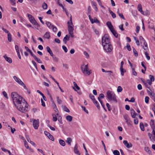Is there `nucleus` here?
Segmentation results:
<instances>
[{
    "mask_svg": "<svg viewBox=\"0 0 155 155\" xmlns=\"http://www.w3.org/2000/svg\"><path fill=\"white\" fill-rule=\"evenodd\" d=\"M123 117H124V119L126 120V121L130 120L129 119V117L128 116V115L127 114H124V115Z\"/></svg>",
    "mask_w": 155,
    "mask_h": 155,
    "instance_id": "473e14b6",
    "label": "nucleus"
},
{
    "mask_svg": "<svg viewBox=\"0 0 155 155\" xmlns=\"http://www.w3.org/2000/svg\"><path fill=\"white\" fill-rule=\"evenodd\" d=\"M32 63L33 64V65L35 67L36 69H37V67L36 63L33 60H32L31 61Z\"/></svg>",
    "mask_w": 155,
    "mask_h": 155,
    "instance_id": "bf43d9fd",
    "label": "nucleus"
},
{
    "mask_svg": "<svg viewBox=\"0 0 155 155\" xmlns=\"http://www.w3.org/2000/svg\"><path fill=\"white\" fill-rule=\"evenodd\" d=\"M53 120L54 121H56L57 120V118L55 115L53 114Z\"/></svg>",
    "mask_w": 155,
    "mask_h": 155,
    "instance_id": "603ef678",
    "label": "nucleus"
},
{
    "mask_svg": "<svg viewBox=\"0 0 155 155\" xmlns=\"http://www.w3.org/2000/svg\"><path fill=\"white\" fill-rule=\"evenodd\" d=\"M149 78H150V80L151 81H154V78L152 75H149Z\"/></svg>",
    "mask_w": 155,
    "mask_h": 155,
    "instance_id": "3c124183",
    "label": "nucleus"
},
{
    "mask_svg": "<svg viewBox=\"0 0 155 155\" xmlns=\"http://www.w3.org/2000/svg\"><path fill=\"white\" fill-rule=\"evenodd\" d=\"M8 38L9 41L11 42L12 41V36L10 33L8 34Z\"/></svg>",
    "mask_w": 155,
    "mask_h": 155,
    "instance_id": "e433bc0d",
    "label": "nucleus"
},
{
    "mask_svg": "<svg viewBox=\"0 0 155 155\" xmlns=\"http://www.w3.org/2000/svg\"><path fill=\"white\" fill-rule=\"evenodd\" d=\"M106 97L110 101H113L117 103L116 95L114 92L110 90L108 91L106 93Z\"/></svg>",
    "mask_w": 155,
    "mask_h": 155,
    "instance_id": "f03ea898",
    "label": "nucleus"
},
{
    "mask_svg": "<svg viewBox=\"0 0 155 155\" xmlns=\"http://www.w3.org/2000/svg\"><path fill=\"white\" fill-rule=\"evenodd\" d=\"M33 126L35 129H38L39 126V119H34L33 122Z\"/></svg>",
    "mask_w": 155,
    "mask_h": 155,
    "instance_id": "9d476101",
    "label": "nucleus"
},
{
    "mask_svg": "<svg viewBox=\"0 0 155 155\" xmlns=\"http://www.w3.org/2000/svg\"><path fill=\"white\" fill-rule=\"evenodd\" d=\"M140 27L139 26H137L136 27V31L137 33H138L139 32V31L140 30Z\"/></svg>",
    "mask_w": 155,
    "mask_h": 155,
    "instance_id": "774afa93",
    "label": "nucleus"
},
{
    "mask_svg": "<svg viewBox=\"0 0 155 155\" xmlns=\"http://www.w3.org/2000/svg\"><path fill=\"white\" fill-rule=\"evenodd\" d=\"M104 97V94H101L99 95V97H98V99L100 102H102V101L101 100V98H103Z\"/></svg>",
    "mask_w": 155,
    "mask_h": 155,
    "instance_id": "5701e85b",
    "label": "nucleus"
},
{
    "mask_svg": "<svg viewBox=\"0 0 155 155\" xmlns=\"http://www.w3.org/2000/svg\"><path fill=\"white\" fill-rule=\"evenodd\" d=\"M28 17L31 22L35 25L38 26V23L34 19V17L32 16L31 15L29 14H28Z\"/></svg>",
    "mask_w": 155,
    "mask_h": 155,
    "instance_id": "1a4fd4ad",
    "label": "nucleus"
},
{
    "mask_svg": "<svg viewBox=\"0 0 155 155\" xmlns=\"http://www.w3.org/2000/svg\"><path fill=\"white\" fill-rule=\"evenodd\" d=\"M66 119L69 122L72 121V117L70 115L67 116L66 117Z\"/></svg>",
    "mask_w": 155,
    "mask_h": 155,
    "instance_id": "393cba45",
    "label": "nucleus"
},
{
    "mask_svg": "<svg viewBox=\"0 0 155 155\" xmlns=\"http://www.w3.org/2000/svg\"><path fill=\"white\" fill-rule=\"evenodd\" d=\"M109 12L112 15V16L113 18H116V14L114 13L112 11L110 10H109Z\"/></svg>",
    "mask_w": 155,
    "mask_h": 155,
    "instance_id": "2f4dec72",
    "label": "nucleus"
},
{
    "mask_svg": "<svg viewBox=\"0 0 155 155\" xmlns=\"http://www.w3.org/2000/svg\"><path fill=\"white\" fill-rule=\"evenodd\" d=\"M42 8L44 9H46L48 8L47 4L45 2H44L42 4Z\"/></svg>",
    "mask_w": 155,
    "mask_h": 155,
    "instance_id": "ea45409f",
    "label": "nucleus"
},
{
    "mask_svg": "<svg viewBox=\"0 0 155 155\" xmlns=\"http://www.w3.org/2000/svg\"><path fill=\"white\" fill-rule=\"evenodd\" d=\"M74 85L76 87V88L78 90L80 89V87L78 86L77 84V83L75 82H73Z\"/></svg>",
    "mask_w": 155,
    "mask_h": 155,
    "instance_id": "37998d69",
    "label": "nucleus"
},
{
    "mask_svg": "<svg viewBox=\"0 0 155 155\" xmlns=\"http://www.w3.org/2000/svg\"><path fill=\"white\" fill-rule=\"evenodd\" d=\"M62 48L65 53H66L68 52V49L65 46H62Z\"/></svg>",
    "mask_w": 155,
    "mask_h": 155,
    "instance_id": "5fc2aeb1",
    "label": "nucleus"
},
{
    "mask_svg": "<svg viewBox=\"0 0 155 155\" xmlns=\"http://www.w3.org/2000/svg\"><path fill=\"white\" fill-rule=\"evenodd\" d=\"M57 3L58 5L61 7L62 9H64V8L63 6L61 0H57Z\"/></svg>",
    "mask_w": 155,
    "mask_h": 155,
    "instance_id": "412c9836",
    "label": "nucleus"
},
{
    "mask_svg": "<svg viewBox=\"0 0 155 155\" xmlns=\"http://www.w3.org/2000/svg\"><path fill=\"white\" fill-rule=\"evenodd\" d=\"M134 40L135 41L137 45L138 46H139L140 45V43H139V41L137 39V38L135 37H134Z\"/></svg>",
    "mask_w": 155,
    "mask_h": 155,
    "instance_id": "f704fd0d",
    "label": "nucleus"
},
{
    "mask_svg": "<svg viewBox=\"0 0 155 155\" xmlns=\"http://www.w3.org/2000/svg\"><path fill=\"white\" fill-rule=\"evenodd\" d=\"M110 31L113 34V35H114V36L115 37H116V38L117 37L118 34L114 29H113L112 30H111Z\"/></svg>",
    "mask_w": 155,
    "mask_h": 155,
    "instance_id": "a878e982",
    "label": "nucleus"
},
{
    "mask_svg": "<svg viewBox=\"0 0 155 155\" xmlns=\"http://www.w3.org/2000/svg\"><path fill=\"white\" fill-rule=\"evenodd\" d=\"M123 143L124 144L125 146L128 148H130L132 147V144L130 143H128L127 142V140H124L123 141Z\"/></svg>",
    "mask_w": 155,
    "mask_h": 155,
    "instance_id": "9b49d317",
    "label": "nucleus"
},
{
    "mask_svg": "<svg viewBox=\"0 0 155 155\" xmlns=\"http://www.w3.org/2000/svg\"><path fill=\"white\" fill-rule=\"evenodd\" d=\"M102 45L104 49L107 52L110 53L111 52L113 49V47L110 43Z\"/></svg>",
    "mask_w": 155,
    "mask_h": 155,
    "instance_id": "0eeeda50",
    "label": "nucleus"
},
{
    "mask_svg": "<svg viewBox=\"0 0 155 155\" xmlns=\"http://www.w3.org/2000/svg\"><path fill=\"white\" fill-rule=\"evenodd\" d=\"M122 91V88L120 86H119L117 89V91L118 92H120Z\"/></svg>",
    "mask_w": 155,
    "mask_h": 155,
    "instance_id": "8fccbe9b",
    "label": "nucleus"
},
{
    "mask_svg": "<svg viewBox=\"0 0 155 155\" xmlns=\"http://www.w3.org/2000/svg\"><path fill=\"white\" fill-rule=\"evenodd\" d=\"M145 150L150 154L151 153V151L150 150V148L148 147H145Z\"/></svg>",
    "mask_w": 155,
    "mask_h": 155,
    "instance_id": "7c9ffc66",
    "label": "nucleus"
},
{
    "mask_svg": "<svg viewBox=\"0 0 155 155\" xmlns=\"http://www.w3.org/2000/svg\"><path fill=\"white\" fill-rule=\"evenodd\" d=\"M48 138L51 140L52 141H54V137H53V136H52L50 134L48 136Z\"/></svg>",
    "mask_w": 155,
    "mask_h": 155,
    "instance_id": "49530a36",
    "label": "nucleus"
},
{
    "mask_svg": "<svg viewBox=\"0 0 155 155\" xmlns=\"http://www.w3.org/2000/svg\"><path fill=\"white\" fill-rule=\"evenodd\" d=\"M132 71L133 74L135 76H137V74L136 72L135 71L134 68H132Z\"/></svg>",
    "mask_w": 155,
    "mask_h": 155,
    "instance_id": "680f3d73",
    "label": "nucleus"
},
{
    "mask_svg": "<svg viewBox=\"0 0 155 155\" xmlns=\"http://www.w3.org/2000/svg\"><path fill=\"white\" fill-rule=\"evenodd\" d=\"M63 110L64 111H66L67 112H70V110H69V109L66 106L64 107Z\"/></svg>",
    "mask_w": 155,
    "mask_h": 155,
    "instance_id": "864d4df0",
    "label": "nucleus"
},
{
    "mask_svg": "<svg viewBox=\"0 0 155 155\" xmlns=\"http://www.w3.org/2000/svg\"><path fill=\"white\" fill-rule=\"evenodd\" d=\"M94 104L96 106L98 109H100V107L99 103L95 100L93 102Z\"/></svg>",
    "mask_w": 155,
    "mask_h": 155,
    "instance_id": "4be33fe9",
    "label": "nucleus"
},
{
    "mask_svg": "<svg viewBox=\"0 0 155 155\" xmlns=\"http://www.w3.org/2000/svg\"><path fill=\"white\" fill-rule=\"evenodd\" d=\"M35 60L39 63H42V62L40 59L38 58L36 56L34 58Z\"/></svg>",
    "mask_w": 155,
    "mask_h": 155,
    "instance_id": "4c0bfd02",
    "label": "nucleus"
},
{
    "mask_svg": "<svg viewBox=\"0 0 155 155\" xmlns=\"http://www.w3.org/2000/svg\"><path fill=\"white\" fill-rule=\"evenodd\" d=\"M139 40L140 41V43L141 44H143V45L144 46V47L142 45V46L143 47V48L145 50H147V44L146 43L145 40L143 38L140 36L139 37Z\"/></svg>",
    "mask_w": 155,
    "mask_h": 155,
    "instance_id": "6e6552de",
    "label": "nucleus"
},
{
    "mask_svg": "<svg viewBox=\"0 0 155 155\" xmlns=\"http://www.w3.org/2000/svg\"><path fill=\"white\" fill-rule=\"evenodd\" d=\"M138 89L139 90H141L142 89V86L141 84H139L137 86Z\"/></svg>",
    "mask_w": 155,
    "mask_h": 155,
    "instance_id": "338daca9",
    "label": "nucleus"
},
{
    "mask_svg": "<svg viewBox=\"0 0 155 155\" xmlns=\"http://www.w3.org/2000/svg\"><path fill=\"white\" fill-rule=\"evenodd\" d=\"M90 21L92 24H93L94 23H100L99 21L96 18L94 19H90Z\"/></svg>",
    "mask_w": 155,
    "mask_h": 155,
    "instance_id": "f3484780",
    "label": "nucleus"
},
{
    "mask_svg": "<svg viewBox=\"0 0 155 155\" xmlns=\"http://www.w3.org/2000/svg\"><path fill=\"white\" fill-rule=\"evenodd\" d=\"M89 97L92 100L93 102L95 100L94 96L91 94L89 95Z\"/></svg>",
    "mask_w": 155,
    "mask_h": 155,
    "instance_id": "79ce46f5",
    "label": "nucleus"
},
{
    "mask_svg": "<svg viewBox=\"0 0 155 155\" xmlns=\"http://www.w3.org/2000/svg\"><path fill=\"white\" fill-rule=\"evenodd\" d=\"M46 49L48 52L50 54L51 56H53V53L52 51L51 50L50 48L49 47L47 46L46 47Z\"/></svg>",
    "mask_w": 155,
    "mask_h": 155,
    "instance_id": "6ab92c4d",
    "label": "nucleus"
},
{
    "mask_svg": "<svg viewBox=\"0 0 155 155\" xmlns=\"http://www.w3.org/2000/svg\"><path fill=\"white\" fill-rule=\"evenodd\" d=\"M106 25L110 31H111V30H112L114 29V28H113V26L112 25L111 23L109 21L107 22L106 23Z\"/></svg>",
    "mask_w": 155,
    "mask_h": 155,
    "instance_id": "4468645a",
    "label": "nucleus"
},
{
    "mask_svg": "<svg viewBox=\"0 0 155 155\" xmlns=\"http://www.w3.org/2000/svg\"><path fill=\"white\" fill-rule=\"evenodd\" d=\"M133 52L134 55L136 56H138V54L137 51L133 47Z\"/></svg>",
    "mask_w": 155,
    "mask_h": 155,
    "instance_id": "a19ab883",
    "label": "nucleus"
},
{
    "mask_svg": "<svg viewBox=\"0 0 155 155\" xmlns=\"http://www.w3.org/2000/svg\"><path fill=\"white\" fill-rule=\"evenodd\" d=\"M78 146L77 144H76L74 148V153L79 155H80V153L79 152V151L78 150Z\"/></svg>",
    "mask_w": 155,
    "mask_h": 155,
    "instance_id": "a211bd4d",
    "label": "nucleus"
},
{
    "mask_svg": "<svg viewBox=\"0 0 155 155\" xmlns=\"http://www.w3.org/2000/svg\"><path fill=\"white\" fill-rule=\"evenodd\" d=\"M145 54L146 55V58L148 60H149L150 59V57L149 56V54L147 51L145 52Z\"/></svg>",
    "mask_w": 155,
    "mask_h": 155,
    "instance_id": "c03bdc74",
    "label": "nucleus"
},
{
    "mask_svg": "<svg viewBox=\"0 0 155 155\" xmlns=\"http://www.w3.org/2000/svg\"><path fill=\"white\" fill-rule=\"evenodd\" d=\"M46 24L47 26L50 29L53 26V25H52L51 23L49 22H46Z\"/></svg>",
    "mask_w": 155,
    "mask_h": 155,
    "instance_id": "c85d7f7f",
    "label": "nucleus"
},
{
    "mask_svg": "<svg viewBox=\"0 0 155 155\" xmlns=\"http://www.w3.org/2000/svg\"><path fill=\"white\" fill-rule=\"evenodd\" d=\"M71 138L68 137L67 139V140L66 142L70 145H71Z\"/></svg>",
    "mask_w": 155,
    "mask_h": 155,
    "instance_id": "c756f323",
    "label": "nucleus"
},
{
    "mask_svg": "<svg viewBox=\"0 0 155 155\" xmlns=\"http://www.w3.org/2000/svg\"><path fill=\"white\" fill-rule=\"evenodd\" d=\"M81 69L83 73L85 75H90L91 73V70L88 68V64L83 65L81 67Z\"/></svg>",
    "mask_w": 155,
    "mask_h": 155,
    "instance_id": "7ed1b4c3",
    "label": "nucleus"
},
{
    "mask_svg": "<svg viewBox=\"0 0 155 155\" xmlns=\"http://www.w3.org/2000/svg\"><path fill=\"white\" fill-rule=\"evenodd\" d=\"M70 36L69 35H66L65 36L64 38L63 39V41L65 44H66L67 41L69 40V38Z\"/></svg>",
    "mask_w": 155,
    "mask_h": 155,
    "instance_id": "2eb2a0df",
    "label": "nucleus"
},
{
    "mask_svg": "<svg viewBox=\"0 0 155 155\" xmlns=\"http://www.w3.org/2000/svg\"><path fill=\"white\" fill-rule=\"evenodd\" d=\"M130 111L132 117L133 118H135L136 115L135 111L132 108L130 109Z\"/></svg>",
    "mask_w": 155,
    "mask_h": 155,
    "instance_id": "dca6fc26",
    "label": "nucleus"
},
{
    "mask_svg": "<svg viewBox=\"0 0 155 155\" xmlns=\"http://www.w3.org/2000/svg\"><path fill=\"white\" fill-rule=\"evenodd\" d=\"M148 135L149 136L151 140H153L155 141V138H154V136L151 134L150 133L148 134Z\"/></svg>",
    "mask_w": 155,
    "mask_h": 155,
    "instance_id": "cd10ccee",
    "label": "nucleus"
},
{
    "mask_svg": "<svg viewBox=\"0 0 155 155\" xmlns=\"http://www.w3.org/2000/svg\"><path fill=\"white\" fill-rule=\"evenodd\" d=\"M149 99V98L148 96H146L145 97V102L147 104L148 103Z\"/></svg>",
    "mask_w": 155,
    "mask_h": 155,
    "instance_id": "6e6d98bb",
    "label": "nucleus"
},
{
    "mask_svg": "<svg viewBox=\"0 0 155 155\" xmlns=\"http://www.w3.org/2000/svg\"><path fill=\"white\" fill-rule=\"evenodd\" d=\"M3 57L5 60L9 63H11L12 62V59L8 57L6 54H5Z\"/></svg>",
    "mask_w": 155,
    "mask_h": 155,
    "instance_id": "f8f14e48",
    "label": "nucleus"
},
{
    "mask_svg": "<svg viewBox=\"0 0 155 155\" xmlns=\"http://www.w3.org/2000/svg\"><path fill=\"white\" fill-rule=\"evenodd\" d=\"M56 100L57 102L59 104H61L62 101L61 99H59V97L58 96H57L56 97Z\"/></svg>",
    "mask_w": 155,
    "mask_h": 155,
    "instance_id": "c9c22d12",
    "label": "nucleus"
},
{
    "mask_svg": "<svg viewBox=\"0 0 155 155\" xmlns=\"http://www.w3.org/2000/svg\"><path fill=\"white\" fill-rule=\"evenodd\" d=\"M51 56L52 57L54 61H56V62H58V59L57 57H56L55 56H54L53 54V56Z\"/></svg>",
    "mask_w": 155,
    "mask_h": 155,
    "instance_id": "a18cd8bd",
    "label": "nucleus"
},
{
    "mask_svg": "<svg viewBox=\"0 0 155 155\" xmlns=\"http://www.w3.org/2000/svg\"><path fill=\"white\" fill-rule=\"evenodd\" d=\"M70 21L68 22V30L69 32L70 31H73L74 28L73 25V23L72 22V17L71 15L70 17Z\"/></svg>",
    "mask_w": 155,
    "mask_h": 155,
    "instance_id": "423d86ee",
    "label": "nucleus"
},
{
    "mask_svg": "<svg viewBox=\"0 0 155 155\" xmlns=\"http://www.w3.org/2000/svg\"><path fill=\"white\" fill-rule=\"evenodd\" d=\"M120 71L121 74L123 76L124 75V69L123 68H120Z\"/></svg>",
    "mask_w": 155,
    "mask_h": 155,
    "instance_id": "0e129e2a",
    "label": "nucleus"
},
{
    "mask_svg": "<svg viewBox=\"0 0 155 155\" xmlns=\"http://www.w3.org/2000/svg\"><path fill=\"white\" fill-rule=\"evenodd\" d=\"M3 96L7 99L8 98V97L7 96V94L5 91H3L2 92Z\"/></svg>",
    "mask_w": 155,
    "mask_h": 155,
    "instance_id": "4d7b16f0",
    "label": "nucleus"
},
{
    "mask_svg": "<svg viewBox=\"0 0 155 155\" xmlns=\"http://www.w3.org/2000/svg\"><path fill=\"white\" fill-rule=\"evenodd\" d=\"M13 78L15 81L17 82L19 85L23 87L25 89L27 90H28V88L26 87L25 84L19 78L17 77L16 76H13Z\"/></svg>",
    "mask_w": 155,
    "mask_h": 155,
    "instance_id": "39448f33",
    "label": "nucleus"
},
{
    "mask_svg": "<svg viewBox=\"0 0 155 155\" xmlns=\"http://www.w3.org/2000/svg\"><path fill=\"white\" fill-rule=\"evenodd\" d=\"M58 121L60 122V124H62V118L61 116H58Z\"/></svg>",
    "mask_w": 155,
    "mask_h": 155,
    "instance_id": "e2e57ef3",
    "label": "nucleus"
},
{
    "mask_svg": "<svg viewBox=\"0 0 155 155\" xmlns=\"http://www.w3.org/2000/svg\"><path fill=\"white\" fill-rule=\"evenodd\" d=\"M24 145L25 147H26L27 149H28L29 148V146L28 145V143H27L26 140H25L24 143Z\"/></svg>",
    "mask_w": 155,
    "mask_h": 155,
    "instance_id": "69168bd1",
    "label": "nucleus"
},
{
    "mask_svg": "<svg viewBox=\"0 0 155 155\" xmlns=\"http://www.w3.org/2000/svg\"><path fill=\"white\" fill-rule=\"evenodd\" d=\"M59 143L62 146H64L65 145V141L62 139H60L59 140Z\"/></svg>",
    "mask_w": 155,
    "mask_h": 155,
    "instance_id": "b1692460",
    "label": "nucleus"
},
{
    "mask_svg": "<svg viewBox=\"0 0 155 155\" xmlns=\"http://www.w3.org/2000/svg\"><path fill=\"white\" fill-rule=\"evenodd\" d=\"M113 153L114 155H120V153L117 150H114Z\"/></svg>",
    "mask_w": 155,
    "mask_h": 155,
    "instance_id": "de8ad7c7",
    "label": "nucleus"
},
{
    "mask_svg": "<svg viewBox=\"0 0 155 155\" xmlns=\"http://www.w3.org/2000/svg\"><path fill=\"white\" fill-rule=\"evenodd\" d=\"M81 107L83 110H84L87 114L88 113V110L86 109L85 107H83L82 106H81Z\"/></svg>",
    "mask_w": 155,
    "mask_h": 155,
    "instance_id": "13d9d810",
    "label": "nucleus"
},
{
    "mask_svg": "<svg viewBox=\"0 0 155 155\" xmlns=\"http://www.w3.org/2000/svg\"><path fill=\"white\" fill-rule=\"evenodd\" d=\"M140 127L141 130L142 131H144V127L142 123H140Z\"/></svg>",
    "mask_w": 155,
    "mask_h": 155,
    "instance_id": "72a5a7b5",
    "label": "nucleus"
},
{
    "mask_svg": "<svg viewBox=\"0 0 155 155\" xmlns=\"http://www.w3.org/2000/svg\"><path fill=\"white\" fill-rule=\"evenodd\" d=\"M11 96L14 104L18 110L25 113L29 110V105L23 97L15 92L12 93Z\"/></svg>",
    "mask_w": 155,
    "mask_h": 155,
    "instance_id": "f257e3e1",
    "label": "nucleus"
},
{
    "mask_svg": "<svg viewBox=\"0 0 155 155\" xmlns=\"http://www.w3.org/2000/svg\"><path fill=\"white\" fill-rule=\"evenodd\" d=\"M150 125L152 129H155V125L154 122H150Z\"/></svg>",
    "mask_w": 155,
    "mask_h": 155,
    "instance_id": "58836bf2",
    "label": "nucleus"
},
{
    "mask_svg": "<svg viewBox=\"0 0 155 155\" xmlns=\"http://www.w3.org/2000/svg\"><path fill=\"white\" fill-rule=\"evenodd\" d=\"M52 106L55 111H58V109L54 102L52 103Z\"/></svg>",
    "mask_w": 155,
    "mask_h": 155,
    "instance_id": "bb28decb",
    "label": "nucleus"
},
{
    "mask_svg": "<svg viewBox=\"0 0 155 155\" xmlns=\"http://www.w3.org/2000/svg\"><path fill=\"white\" fill-rule=\"evenodd\" d=\"M137 9L140 12L141 14L143 15H145V14H144L142 10V6L140 4H139L137 6Z\"/></svg>",
    "mask_w": 155,
    "mask_h": 155,
    "instance_id": "ddd939ff",
    "label": "nucleus"
},
{
    "mask_svg": "<svg viewBox=\"0 0 155 155\" xmlns=\"http://www.w3.org/2000/svg\"><path fill=\"white\" fill-rule=\"evenodd\" d=\"M102 45L110 43V39L108 35L105 34L102 38Z\"/></svg>",
    "mask_w": 155,
    "mask_h": 155,
    "instance_id": "20e7f679",
    "label": "nucleus"
},
{
    "mask_svg": "<svg viewBox=\"0 0 155 155\" xmlns=\"http://www.w3.org/2000/svg\"><path fill=\"white\" fill-rule=\"evenodd\" d=\"M51 28H52L53 31L54 32H56L57 31V28L56 27L54 26L52 27Z\"/></svg>",
    "mask_w": 155,
    "mask_h": 155,
    "instance_id": "052dcab7",
    "label": "nucleus"
},
{
    "mask_svg": "<svg viewBox=\"0 0 155 155\" xmlns=\"http://www.w3.org/2000/svg\"><path fill=\"white\" fill-rule=\"evenodd\" d=\"M44 37V38L48 39L50 37V33L49 32H47L45 34Z\"/></svg>",
    "mask_w": 155,
    "mask_h": 155,
    "instance_id": "aec40b11",
    "label": "nucleus"
},
{
    "mask_svg": "<svg viewBox=\"0 0 155 155\" xmlns=\"http://www.w3.org/2000/svg\"><path fill=\"white\" fill-rule=\"evenodd\" d=\"M63 67L65 68L66 69H68L69 68V66L68 64H66L63 63Z\"/></svg>",
    "mask_w": 155,
    "mask_h": 155,
    "instance_id": "09e8293b",
    "label": "nucleus"
}]
</instances>
